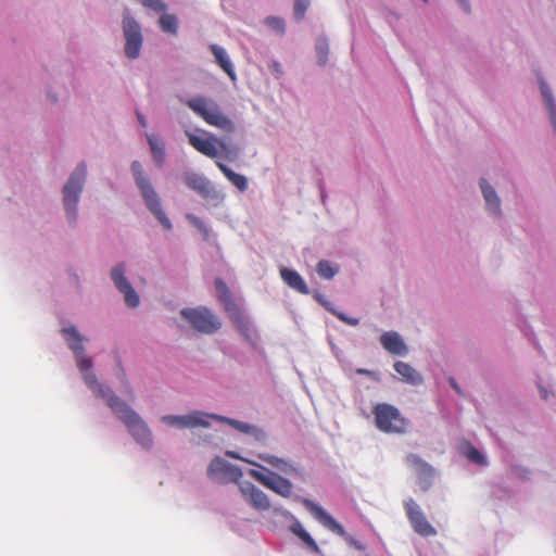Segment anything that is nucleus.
Masks as SVG:
<instances>
[{
  "label": "nucleus",
  "instance_id": "21",
  "mask_svg": "<svg viewBox=\"0 0 556 556\" xmlns=\"http://www.w3.org/2000/svg\"><path fill=\"white\" fill-rule=\"evenodd\" d=\"M289 529L295 536H298L303 542V544L306 546V548L309 552H312L314 554L320 553V548H319L318 544L312 538V535L305 530V528L299 520L295 519L290 525Z\"/></svg>",
  "mask_w": 556,
  "mask_h": 556
},
{
  "label": "nucleus",
  "instance_id": "34",
  "mask_svg": "<svg viewBox=\"0 0 556 556\" xmlns=\"http://www.w3.org/2000/svg\"><path fill=\"white\" fill-rule=\"evenodd\" d=\"M264 22L269 28L280 35H282L286 30V23L282 17L267 16Z\"/></svg>",
  "mask_w": 556,
  "mask_h": 556
},
{
  "label": "nucleus",
  "instance_id": "5",
  "mask_svg": "<svg viewBox=\"0 0 556 556\" xmlns=\"http://www.w3.org/2000/svg\"><path fill=\"white\" fill-rule=\"evenodd\" d=\"M375 425L384 433L403 434L408 428V420L399 408L388 403H378L372 408Z\"/></svg>",
  "mask_w": 556,
  "mask_h": 556
},
{
  "label": "nucleus",
  "instance_id": "22",
  "mask_svg": "<svg viewBox=\"0 0 556 556\" xmlns=\"http://www.w3.org/2000/svg\"><path fill=\"white\" fill-rule=\"evenodd\" d=\"M215 288L217 292V299L223 305L224 311L226 313L236 311V308L239 307L236 301L233 300L229 288L220 278H217L215 280Z\"/></svg>",
  "mask_w": 556,
  "mask_h": 556
},
{
  "label": "nucleus",
  "instance_id": "11",
  "mask_svg": "<svg viewBox=\"0 0 556 556\" xmlns=\"http://www.w3.org/2000/svg\"><path fill=\"white\" fill-rule=\"evenodd\" d=\"M207 476L219 483L239 482L242 471L238 466L226 462L222 457H216L207 468Z\"/></svg>",
  "mask_w": 556,
  "mask_h": 556
},
{
  "label": "nucleus",
  "instance_id": "12",
  "mask_svg": "<svg viewBox=\"0 0 556 556\" xmlns=\"http://www.w3.org/2000/svg\"><path fill=\"white\" fill-rule=\"evenodd\" d=\"M249 475L264 486L283 497H290L292 494V483L288 479L275 472L269 471L267 475H265L258 470L251 469L249 470Z\"/></svg>",
  "mask_w": 556,
  "mask_h": 556
},
{
  "label": "nucleus",
  "instance_id": "40",
  "mask_svg": "<svg viewBox=\"0 0 556 556\" xmlns=\"http://www.w3.org/2000/svg\"><path fill=\"white\" fill-rule=\"evenodd\" d=\"M136 115H137V118H138V122L139 124L142 126V127H146L147 126V119L146 117L143 116V114L139 111L136 112Z\"/></svg>",
  "mask_w": 556,
  "mask_h": 556
},
{
  "label": "nucleus",
  "instance_id": "38",
  "mask_svg": "<svg viewBox=\"0 0 556 556\" xmlns=\"http://www.w3.org/2000/svg\"><path fill=\"white\" fill-rule=\"evenodd\" d=\"M226 455H227L228 457H230V458H233V459H240V460H243V462H245V463H248V464H251V465H254V466H257V467L263 468V467H262L261 465H258L257 463H254V462H252V460H250V459H247V458L241 457V456H240L237 452H235V451H227V452H226Z\"/></svg>",
  "mask_w": 556,
  "mask_h": 556
},
{
  "label": "nucleus",
  "instance_id": "19",
  "mask_svg": "<svg viewBox=\"0 0 556 556\" xmlns=\"http://www.w3.org/2000/svg\"><path fill=\"white\" fill-rule=\"evenodd\" d=\"M280 277L290 288L298 291L299 293H309L308 286L298 271L283 267L280 269Z\"/></svg>",
  "mask_w": 556,
  "mask_h": 556
},
{
  "label": "nucleus",
  "instance_id": "30",
  "mask_svg": "<svg viewBox=\"0 0 556 556\" xmlns=\"http://www.w3.org/2000/svg\"><path fill=\"white\" fill-rule=\"evenodd\" d=\"M541 92L544 98L546 108L549 112L551 121L556 130V104L554 102V99H553L549 88L547 87V85L544 81L541 83Z\"/></svg>",
  "mask_w": 556,
  "mask_h": 556
},
{
  "label": "nucleus",
  "instance_id": "44",
  "mask_svg": "<svg viewBox=\"0 0 556 556\" xmlns=\"http://www.w3.org/2000/svg\"><path fill=\"white\" fill-rule=\"evenodd\" d=\"M425 2H427L428 0H424Z\"/></svg>",
  "mask_w": 556,
  "mask_h": 556
},
{
  "label": "nucleus",
  "instance_id": "25",
  "mask_svg": "<svg viewBox=\"0 0 556 556\" xmlns=\"http://www.w3.org/2000/svg\"><path fill=\"white\" fill-rule=\"evenodd\" d=\"M216 165L219 170L225 175V177L240 191H245L248 189V179L245 176L235 173L231 168H229L224 163L216 161Z\"/></svg>",
  "mask_w": 556,
  "mask_h": 556
},
{
  "label": "nucleus",
  "instance_id": "3",
  "mask_svg": "<svg viewBox=\"0 0 556 556\" xmlns=\"http://www.w3.org/2000/svg\"><path fill=\"white\" fill-rule=\"evenodd\" d=\"M186 105L207 125L225 132H232L235 130L233 122L224 114L214 99L198 96L187 100Z\"/></svg>",
  "mask_w": 556,
  "mask_h": 556
},
{
  "label": "nucleus",
  "instance_id": "6",
  "mask_svg": "<svg viewBox=\"0 0 556 556\" xmlns=\"http://www.w3.org/2000/svg\"><path fill=\"white\" fill-rule=\"evenodd\" d=\"M86 174V165L79 164L72 173L68 181L65 184L63 188V202L67 217L71 222H74L77 217L76 206L79 201V195L83 191Z\"/></svg>",
  "mask_w": 556,
  "mask_h": 556
},
{
  "label": "nucleus",
  "instance_id": "13",
  "mask_svg": "<svg viewBox=\"0 0 556 556\" xmlns=\"http://www.w3.org/2000/svg\"><path fill=\"white\" fill-rule=\"evenodd\" d=\"M184 181L188 188L195 191L204 199L219 203L224 200V194L215 189L208 179L204 176L191 173L184 176Z\"/></svg>",
  "mask_w": 556,
  "mask_h": 556
},
{
  "label": "nucleus",
  "instance_id": "33",
  "mask_svg": "<svg viewBox=\"0 0 556 556\" xmlns=\"http://www.w3.org/2000/svg\"><path fill=\"white\" fill-rule=\"evenodd\" d=\"M315 48H316L318 63L324 66L328 61V52H329L328 40L324 37L318 38L316 40Z\"/></svg>",
  "mask_w": 556,
  "mask_h": 556
},
{
  "label": "nucleus",
  "instance_id": "26",
  "mask_svg": "<svg viewBox=\"0 0 556 556\" xmlns=\"http://www.w3.org/2000/svg\"><path fill=\"white\" fill-rule=\"evenodd\" d=\"M480 187L486 203V207L494 214H500V199L495 190L488 184L485 179H481Z\"/></svg>",
  "mask_w": 556,
  "mask_h": 556
},
{
  "label": "nucleus",
  "instance_id": "28",
  "mask_svg": "<svg viewBox=\"0 0 556 556\" xmlns=\"http://www.w3.org/2000/svg\"><path fill=\"white\" fill-rule=\"evenodd\" d=\"M258 458L285 473H291L295 471V468L285 458L269 454H258Z\"/></svg>",
  "mask_w": 556,
  "mask_h": 556
},
{
  "label": "nucleus",
  "instance_id": "23",
  "mask_svg": "<svg viewBox=\"0 0 556 556\" xmlns=\"http://www.w3.org/2000/svg\"><path fill=\"white\" fill-rule=\"evenodd\" d=\"M210 50L212 51L216 63L222 67V70L232 79H236V72L232 66V63L227 55L224 48L218 45H211Z\"/></svg>",
  "mask_w": 556,
  "mask_h": 556
},
{
  "label": "nucleus",
  "instance_id": "41",
  "mask_svg": "<svg viewBox=\"0 0 556 556\" xmlns=\"http://www.w3.org/2000/svg\"><path fill=\"white\" fill-rule=\"evenodd\" d=\"M448 381H450L451 387H452V388H453V389H454L458 394H462V390H460V388L458 387V384H457V382L455 381V379H454V378H450V379H448Z\"/></svg>",
  "mask_w": 556,
  "mask_h": 556
},
{
  "label": "nucleus",
  "instance_id": "39",
  "mask_svg": "<svg viewBox=\"0 0 556 556\" xmlns=\"http://www.w3.org/2000/svg\"><path fill=\"white\" fill-rule=\"evenodd\" d=\"M356 374L357 375L368 376V377H370L374 380H378L379 379V375H378L377 371L365 369V368H357L356 369Z\"/></svg>",
  "mask_w": 556,
  "mask_h": 556
},
{
  "label": "nucleus",
  "instance_id": "16",
  "mask_svg": "<svg viewBox=\"0 0 556 556\" xmlns=\"http://www.w3.org/2000/svg\"><path fill=\"white\" fill-rule=\"evenodd\" d=\"M239 489L244 500L257 510H268L270 501L268 496L249 481L239 482Z\"/></svg>",
  "mask_w": 556,
  "mask_h": 556
},
{
  "label": "nucleus",
  "instance_id": "14",
  "mask_svg": "<svg viewBox=\"0 0 556 556\" xmlns=\"http://www.w3.org/2000/svg\"><path fill=\"white\" fill-rule=\"evenodd\" d=\"M126 266L119 263L111 271L112 280L115 287L124 294L126 304L129 307H137L140 303L139 295L125 277Z\"/></svg>",
  "mask_w": 556,
  "mask_h": 556
},
{
  "label": "nucleus",
  "instance_id": "20",
  "mask_svg": "<svg viewBox=\"0 0 556 556\" xmlns=\"http://www.w3.org/2000/svg\"><path fill=\"white\" fill-rule=\"evenodd\" d=\"M395 371L401 376L402 380L408 384L420 386L424 383V378L408 363L397 361L394 363Z\"/></svg>",
  "mask_w": 556,
  "mask_h": 556
},
{
  "label": "nucleus",
  "instance_id": "4",
  "mask_svg": "<svg viewBox=\"0 0 556 556\" xmlns=\"http://www.w3.org/2000/svg\"><path fill=\"white\" fill-rule=\"evenodd\" d=\"M131 172L135 177L137 187L139 188L141 195L144 200L148 208L153 213L155 218L162 224V226L169 230L172 228L170 220L166 216L162 208L161 200L149 178L143 174L142 165L138 161L131 163Z\"/></svg>",
  "mask_w": 556,
  "mask_h": 556
},
{
  "label": "nucleus",
  "instance_id": "15",
  "mask_svg": "<svg viewBox=\"0 0 556 556\" xmlns=\"http://www.w3.org/2000/svg\"><path fill=\"white\" fill-rule=\"evenodd\" d=\"M303 505L312 514V516L329 531L336 533L341 538H346V532L342 525H340L329 513H327L321 506L314 503L308 498H302Z\"/></svg>",
  "mask_w": 556,
  "mask_h": 556
},
{
  "label": "nucleus",
  "instance_id": "18",
  "mask_svg": "<svg viewBox=\"0 0 556 556\" xmlns=\"http://www.w3.org/2000/svg\"><path fill=\"white\" fill-rule=\"evenodd\" d=\"M380 343L382 346L394 355H406L408 349L399 333L394 331L384 332L380 337Z\"/></svg>",
  "mask_w": 556,
  "mask_h": 556
},
{
  "label": "nucleus",
  "instance_id": "42",
  "mask_svg": "<svg viewBox=\"0 0 556 556\" xmlns=\"http://www.w3.org/2000/svg\"><path fill=\"white\" fill-rule=\"evenodd\" d=\"M189 219L192 222V224L197 227H202V222L195 217V216H189Z\"/></svg>",
  "mask_w": 556,
  "mask_h": 556
},
{
  "label": "nucleus",
  "instance_id": "1",
  "mask_svg": "<svg viewBox=\"0 0 556 556\" xmlns=\"http://www.w3.org/2000/svg\"><path fill=\"white\" fill-rule=\"evenodd\" d=\"M62 332L75 355L77 367L83 372L86 384L96 396L105 399L109 407L125 424L129 433L142 447L151 448L153 444L152 433L143 419L126 402L116 396L110 388L99 383L97 376L90 371L92 359L86 355L83 345L84 338L76 327L64 328Z\"/></svg>",
  "mask_w": 556,
  "mask_h": 556
},
{
  "label": "nucleus",
  "instance_id": "24",
  "mask_svg": "<svg viewBox=\"0 0 556 556\" xmlns=\"http://www.w3.org/2000/svg\"><path fill=\"white\" fill-rule=\"evenodd\" d=\"M236 329L247 339L251 340V327L240 307L227 313Z\"/></svg>",
  "mask_w": 556,
  "mask_h": 556
},
{
  "label": "nucleus",
  "instance_id": "43",
  "mask_svg": "<svg viewBox=\"0 0 556 556\" xmlns=\"http://www.w3.org/2000/svg\"><path fill=\"white\" fill-rule=\"evenodd\" d=\"M457 1L460 3V5L464 8V10L466 12H469V2H468V0H457Z\"/></svg>",
  "mask_w": 556,
  "mask_h": 556
},
{
  "label": "nucleus",
  "instance_id": "10",
  "mask_svg": "<svg viewBox=\"0 0 556 556\" xmlns=\"http://www.w3.org/2000/svg\"><path fill=\"white\" fill-rule=\"evenodd\" d=\"M123 30L126 39L125 53L129 59H136L142 47L141 27L127 12L123 20Z\"/></svg>",
  "mask_w": 556,
  "mask_h": 556
},
{
  "label": "nucleus",
  "instance_id": "36",
  "mask_svg": "<svg viewBox=\"0 0 556 556\" xmlns=\"http://www.w3.org/2000/svg\"><path fill=\"white\" fill-rule=\"evenodd\" d=\"M466 457L478 465L485 466L486 459L485 457L472 445H468L467 451L465 453Z\"/></svg>",
  "mask_w": 556,
  "mask_h": 556
},
{
  "label": "nucleus",
  "instance_id": "35",
  "mask_svg": "<svg viewBox=\"0 0 556 556\" xmlns=\"http://www.w3.org/2000/svg\"><path fill=\"white\" fill-rule=\"evenodd\" d=\"M309 4V0H294L293 15L296 21H301L304 18Z\"/></svg>",
  "mask_w": 556,
  "mask_h": 556
},
{
  "label": "nucleus",
  "instance_id": "9",
  "mask_svg": "<svg viewBox=\"0 0 556 556\" xmlns=\"http://www.w3.org/2000/svg\"><path fill=\"white\" fill-rule=\"evenodd\" d=\"M404 509L413 530L417 534L424 538L437 535V530L430 525L420 506L413 498L404 502Z\"/></svg>",
  "mask_w": 556,
  "mask_h": 556
},
{
  "label": "nucleus",
  "instance_id": "17",
  "mask_svg": "<svg viewBox=\"0 0 556 556\" xmlns=\"http://www.w3.org/2000/svg\"><path fill=\"white\" fill-rule=\"evenodd\" d=\"M405 462L408 466L414 468L415 473L418 476V483L420 488L422 490H428L434 476L432 467L416 454H408Z\"/></svg>",
  "mask_w": 556,
  "mask_h": 556
},
{
  "label": "nucleus",
  "instance_id": "32",
  "mask_svg": "<svg viewBox=\"0 0 556 556\" xmlns=\"http://www.w3.org/2000/svg\"><path fill=\"white\" fill-rule=\"evenodd\" d=\"M316 270L319 277L324 279H331L338 273V268H336L332 263L326 260L318 262Z\"/></svg>",
  "mask_w": 556,
  "mask_h": 556
},
{
  "label": "nucleus",
  "instance_id": "31",
  "mask_svg": "<svg viewBox=\"0 0 556 556\" xmlns=\"http://www.w3.org/2000/svg\"><path fill=\"white\" fill-rule=\"evenodd\" d=\"M314 298L324 306L326 307L328 311H330L331 313H333L336 316H338L339 319L343 320L344 323L351 325V326H356L358 324V319L356 318H350L348 316H345L343 313H340V312H337L334 311L332 307H331V304L326 301L324 299V296L319 293H316L314 295Z\"/></svg>",
  "mask_w": 556,
  "mask_h": 556
},
{
  "label": "nucleus",
  "instance_id": "37",
  "mask_svg": "<svg viewBox=\"0 0 556 556\" xmlns=\"http://www.w3.org/2000/svg\"><path fill=\"white\" fill-rule=\"evenodd\" d=\"M144 8H148L154 12H165L167 4L162 0H138Z\"/></svg>",
  "mask_w": 556,
  "mask_h": 556
},
{
  "label": "nucleus",
  "instance_id": "27",
  "mask_svg": "<svg viewBox=\"0 0 556 556\" xmlns=\"http://www.w3.org/2000/svg\"><path fill=\"white\" fill-rule=\"evenodd\" d=\"M147 139L150 146V150L152 153L153 161L157 166H163L165 161V146L162 140H160L154 135H147Z\"/></svg>",
  "mask_w": 556,
  "mask_h": 556
},
{
  "label": "nucleus",
  "instance_id": "7",
  "mask_svg": "<svg viewBox=\"0 0 556 556\" xmlns=\"http://www.w3.org/2000/svg\"><path fill=\"white\" fill-rule=\"evenodd\" d=\"M180 314L193 329L201 333L212 334L222 328L219 317L206 306L184 308Z\"/></svg>",
  "mask_w": 556,
  "mask_h": 556
},
{
  "label": "nucleus",
  "instance_id": "29",
  "mask_svg": "<svg viewBox=\"0 0 556 556\" xmlns=\"http://www.w3.org/2000/svg\"><path fill=\"white\" fill-rule=\"evenodd\" d=\"M159 25L162 31L177 35L178 33V18L174 14L165 13L160 17Z\"/></svg>",
  "mask_w": 556,
  "mask_h": 556
},
{
  "label": "nucleus",
  "instance_id": "2",
  "mask_svg": "<svg viewBox=\"0 0 556 556\" xmlns=\"http://www.w3.org/2000/svg\"><path fill=\"white\" fill-rule=\"evenodd\" d=\"M208 418L228 424L229 426L239 430L240 432L254 434L256 438L265 437V433L262 430L257 429L256 427L250 424L216 414H205L199 410H194L187 415H165L162 417V421L170 427H176L179 429H192L198 427H208Z\"/></svg>",
  "mask_w": 556,
  "mask_h": 556
},
{
  "label": "nucleus",
  "instance_id": "8",
  "mask_svg": "<svg viewBox=\"0 0 556 556\" xmlns=\"http://www.w3.org/2000/svg\"><path fill=\"white\" fill-rule=\"evenodd\" d=\"M189 143L200 153L207 157L215 159L217 156L229 157L232 150L223 140L212 137L203 138L194 134H187Z\"/></svg>",
  "mask_w": 556,
  "mask_h": 556
}]
</instances>
